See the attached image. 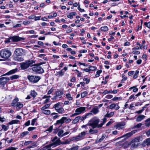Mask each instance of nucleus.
I'll return each instance as SVG.
<instances>
[{"label":"nucleus","instance_id":"680f3d73","mask_svg":"<svg viewBox=\"0 0 150 150\" xmlns=\"http://www.w3.org/2000/svg\"><path fill=\"white\" fill-rule=\"evenodd\" d=\"M30 23V22L28 21H23V24L24 25H26Z\"/></svg>","mask_w":150,"mask_h":150},{"label":"nucleus","instance_id":"de8ad7c7","mask_svg":"<svg viewBox=\"0 0 150 150\" xmlns=\"http://www.w3.org/2000/svg\"><path fill=\"white\" fill-rule=\"evenodd\" d=\"M88 67L89 68L90 71H93L96 70V67L95 66H89Z\"/></svg>","mask_w":150,"mask_h":150},{"label":"nucleus","instance_id":"09e8293b","mask_svg":"<svg viewBox=\"0 0 150 150\" xmlns=\"http://www.w3.org/2000/svg\"><path fill=\"white\" fill-rule=\"evenodd\" d=\"M102 70H98L96 72V74L95 75V76L96 77H98L100 76V74L102 72Z\"/></svg>","mask_w":150,"mask_h":150},{"label":"nucleus","instance_id":"e433bc0d","mask_svg":"<svg viewBox=\"0 0 150 150\" xmlns=\"http://www.w3.org/2000/svg\"><path fill=\"white\" fill-rule=\"evenodd\" d=\"M29 133V132L28 131L26 132H24L21 133V134L20 137L23 138L24 137H25L26 135L28 134Z\"/></svg>","mask_w":150,"mask_h":150},{"label":"nucleus","instance_id":"49530a36","mask_svg":"<svg viewBox=\"0 0 150 150\" xmlns=\"http://www.w3.org/2000/svg\"><path fill=\"white\" fill-rule=\"evenodd\" d=\"M117 105V104L115 103H113L112 104L110 105L109 106V108L112 109L113 108H115V106Z\"/></svg>","mask_w":150,"mask_h":150},{"label":"nucleus","instance_id":"603ef678","mask_svg":"<svg viewBox=\"0 0 150 150\" xmlns=\"http://www.w3.org/2000/svg\"><path fill=\"white\" fill-rule=\"evenodd\" d=\"M16 60L17 61H20L21 62L23 60V59L21 57H16Z\"/></svg>","mask_w":150,"mask_h":150},{"label":"nucleus","instance_id":"58836bf2","mask_svg":"<svg viewBox=\"0 0 150 150\" xmlns=\"http://www.w3.org/2000/svg\"><path fill=\"white\" fill-rule=\"evenodd\" d=\"M63 93L62 91H59L57 92L56 93V95L57 96H62Z\"/></svg>","mask_w":150,"mask_h":150},{"label":"nucleus","instance_id":"5fc2aeb1","mask_svg":"<svg viewBox=\"0 0 150 150\" xmlns=\"http://www.w3.org/2000/svg\"><path fill=\"white\" fill-rule=\"evenodd\" d=\"M135 96H134V95H131L129 97V99L131 100V101H132L135 98Z\"/></svg>","mask_w":150,"mask_h":150},{"label":"nucleus","instance_id":"c9c22d12","mask_svg":"<svg viewBox=\"0 0 150 150\" xmlns=\"http://www.w3.org/2000/svg\"><path fill=\"white\" fill-rule=\"evenodd\" d=\"M1 127L4 131H6L8 129L9 126L8 125H1Z\"/></svg>","mask_w":150,"mask_h":150},{"label":"nucleus","instance_id":"6e6552de","mask_svg":"<svg viewBox=\"0 0 150 150\" xmlns=\"http://www.w3.org/2000/svg\"><path fill=\"white\" fill-rule=\"evenodd\" d=\"M27 78L30 81L34 83L38 82L40 79V76H28Z\"/></svg>","mask_w":150,"mask_h":150},{"label":"nucleus","instance_id":"6e6d98bb","mask_svg":"<svg viewBox=\"0 0 150 150\" xmlns=\"http://www.w3.org/2000/svg\"><path fill=\"white\" fill-rule=\"evenodd\" d=\"M134 73V71H129L128 73V74L129 76H131Z\"/></svg>","mask_w":150,"mask_h":150},{"label":"nucleus","instance_id":"338daca9","mask_svg":"<svg viewBox=\"0 0 150 150\" xmlns=\"http://www.w3.org/2000/svg\"><path fill=\"white\" fill-rule=\"evenodd\" d=\"M147 137H149L150 136V129L146 132Z\"/></svg>","mask_w":150,"mask_h":150},{"label":"nucleus","instance_id":"a211bd4d","mask_svg":"<svg viewBox=\"0 0 150 150\" xmlns=\"http://www.w3.org/2000/svg\"><path fill=\"white\" fill-rule=\"evenodd\" d=\"M64 72L63 71V69H62L57 72L55 74V75L57 76L62 77L64 74Z\"/></svg>","mask_w":150,"mask_h":150},{"label":"nucleus","instance_id":"bb28decb","mask_svg":"<svg viewBox=\"0 0 150 150\" xmlns=\"http://www.w3.org/2000/svg\"><path fill=\"white\" fill-rule=\"evenodd\" d=\"M30 95L32 97L34 98L37 95V93L34 90H31L30 92Z\"/></svg>","mask_w":150,"mask_h":150},{"label":"nucleus","instance_id":"7ed1b4c3","mask_svg":"<svg viewBox=\"0 0 150 150\" xmlns=\"http://www.w3.org/2000/svg\"><path fill=\"white\" fill-rule=\"evenodd\" d=\"M19 99L17 97H16L14 99L11 103V105L14 107H16L17 110H18L22 108L23 106V104L20 103L18 102Z\"/></svg>","mask_w":150,"mask_h":150},{"label":"nucleus","instance_id":"f704fd0d","mask_svg":"<svg viewBox=\"0 0 150 150\" xmlns=\"http://www.w3.org/2000/svg\"><path fill=\"white\" fill-rule=\"evenodd\" d=\"M91 113H88L86 114L84 116H83L82 117H81V118L80 120L82 121L84 120V119L88 117V116H89L90 115H91Z\"/></svg>","mask_w":150,"mask_h":150},{"label":"nucleus","instance_id":"f3484780","mask_svg":"<svg viewBox=\"0 0 150 150\" xmlns=\"http://www.w3.org/2000/svg\"><path fill=\"white\" fill-rule=\"evenodd\" d=\"M150 144V138H148L146 140L144 141L142 143V145L143 146H145L146 145H148Z\"/></svg>","mask_w":150,"mask_h":150},{"label":"nucleus","instance_id":"79ce46f5","mask_svg":"<svg viewBox=\"0 0 150 150\" xmlns=\"http://www.w3.org/2000/svg\"><path fill=\"white\" fill-rule=\"evenodd\" d=\"M98 132V131L97 130H93L91 129L89 130V132L91 134L96 133H97Z\"/></svg>","mask_w":150,"mask_h":150},{"label":"nucleus","instance_id":"9d476101","mask_svg":"<svg viewBox=\"0 0 150 150\" xmlns=\"http://www.w3.org/2000/svg\"><path fill=\"white\" fill-rule=\"evenodd\" d=\"M137 131V130H133L130 132L122 136L117 138L116 139L114 140V141H115L119 139L120 138H122L123 137H125V139H127V138L130 137L133 134L135 133Z\"/></svg>","mask_w":150,"mask_h":150},{"label":"nucleus","instance_id":"aec40b11","mask_svg":"<svg viewBox=\"0 0 150 150\" xmlns=\"http://www.w3.org/2000/svg\"><path fill=\"white\" fill-rule=\"evenodd\" d=\"M81 118V116H78L76 117L73 120L72 123V124H75L77 123Z\"/></svg>","mask_w":150,"mask_h":150},{"label":"nucleus","instance_id":"4c0bfd02","mask_svg":"<svg viewBox=\"0 0 150 150\" xmlns=\"http://www.w3.org/2000/svg\"><path fill=\"white\" fill-rule=\"evenodd\" d=\"M19 76L17 75H14L11 76L10 77L11 80H12L14 79H16L18 78Z\"/></svg>","mask_w":150,"mask_h":150},{"label":"nucleus","instance_id":"bf43d9fd","mask_svg":"<svg viewBox=\"0 0 150 150\" xmlns=\"http://www.w3.org/2000/svg\"><path fill=\"white\" fill-rule=\"evenodd\" d=\"M112 95H108L106 96L105 98L107 99H110L112 98Z\"/></svg>","mask_w":150,"mask_h":150},{"label":"nucleus","instance_id":"3c124183","mask_svg":"<svg viewBox=\"0 0 150 150\" xmlns=\"http://www.w3.org/2000/svg\"><path fill=\"white\" fill-rule=\"evenodd\" d=\"M72 141L73 140H71V139L70 140H65L64 142H63L62 144H69L71 141Z\"/></svg>","mask_w":150,"mask_h":150},{"label":"nucleus","instance_id":"1a4fd4ad","mask_svg":"<svg viewBox=\"0 0 150 150\" xmlns=\"http://www.w3.org/2000/svg\"><path fill=\"white\" fill-rule=\"evenodd\" d=\"M142 139L141 137L139 136L135 138L133 140V142L134 143L132 144V145L134 148H136L139 146L140 143L139 142L142 141Z\"/></svg>","mask_w":150,"mask_h":150},{"label":"nucleus","instance_id":"412c9836","mask_svg":"<svg viewBox=\"0 0 150 150\" xmlns=\"http://www.w3.org/2000/svg\"><path fill=\"white\" fill-rule=\"evenodd\" d=\"M145 116L143 115H140L137 118L136 121L137 122H139L143 120Z\"/></svg>","mask_w":150,"mask_h":150},{"label":"nucleus","instance_id":"2f4dec72","mask_svg":"<svg viewBox=\"0 0 150 150\" xmlns=\"http://www.w3.org/2000/svg\"><path fill=\"white\" fill-rule=\"evenodd\" d=\"M100 29L101 31L103 32L107 31L108 30V27L106 26L101 27Z\"/></svg>","mask_w":150,"mask_h":150},{"label":"nucleus","instance_id":"20e7f679","mask_svg":"<svg viewBox=\"0 0 150 150\" xmlns=\"http://www.w3.org/2000/svg\"><path fill=\"white\" fill-rule=\"evenodd\" d=\"M62 103L59 102L55 104L53 106V108L57 112L60 114H62L64 111V109L62 106Z\"/></svg>","mask_w":150,"mask_h":150},{"label":"nucleus","instance_id":"6ab92c4d","mask_svg":"<svg viewBox=\"0 0 150 150\" xmlns=\"http://www.w3.org/2000/svg\"><path fill=\"white\" fill-rule=\"evenodd\" d=\"M60 140L59 139H58L56 141H55L53 143L50 144L52 145V146H55L59 145L60 144Z\"/></svg>","mask_w":150,"mask_h":150},{"label":"nucleus","instance_id":"c03bdc74","mask_svg":"<svg viewBox=\"0 0 150 150\" xmlns=\"http://www.w3.org/2000/svg\"><path fill=\"white\" fill-rule=\"evenodd\" d=\"M79 146H75L71 148L68 149V150H77L78 149Z\"/></svg>","mask_w":150,"mask_h":150},{"label":"nucleus","instance_id":"423d86ee","mask_svg":"<svg viewBox=\"0 0 150 150\" xmlns=\"http://www.w3.org/2000/svg\"><path fill=\"white\" fill-rule=\"evenodd\" d=\"M22 38L17 36L11 37L8 39L5 40L4 42L5 43H8L12 42H18L20 41Z\"/></svg>","mask_w":150,"mask_h":150},{"label":"nucleus","instance_id":"cd10ccee","mask_svg":"<svg viewBox=\"0 0 150 150\" xmlns=\"http://www.w3.org/2000/svg\"><path fill=\"white\" fill-rule=\"evenodd\" d=\"M19 122V121L17 120H13L8 122V124L9 125H11L14 124H17Z\"/></svg>","mask_w":150,"mask_h":150},{"label":"nucleus","instance_id":"72a5a7b5","mask_svg":"<svg viewBox=\"0 0 150 150\" xmlns=\"http://www.w3.org/2000/svg\"><path fill=\"white\" fill-rule=\"evenodd\" d=\"M103 120V122L101 123L100 124V125L99 126V127H102V126L107 121V118L106 117H105L104 116V118L102 119Z\"/></svg>","mask_w":150,"mask_h":150},{"label":"nucleus","instance_id":"c756f323","mask_svg":"<svg viewBox=\"0 0 150 150\" xmlns=\"http://www.w3.org/2000/svg\"><path fill=\"white\" fill-rule=\"evenodd\" d=\"M51 146H52V145L50 144L43 147L42 149V150H50V149Z\"/></svg>","mask_w":150,"mask_h":150},{"label":"nucleus","instance_id":"a878e982","mask_svg":"<svg viewBox=\"0 0 150 150\" xmlns=\"http://www.w3.org/2000/svg\"><path fill=\"white\" fill-rule=\"evenodd\" d=\"M76 13L75 12H71L69 15H68L67 16V18L71 19L73 17V16L76 15Z\"/></svg>","mask_w":150,"mask_h":150},{"label":"nucleus","instance_id":"5701e85b","mask_svg":"<svg viewBox=\"0 0 150 150\" xmlns=\"http://www.w3.org/2000/svg\"><path fill=\"white\" fill-rule=\"evenodd\" d=\"M91 112L94 114H96L98 113L99 112L98 108L97 107H95L93 109Z\"/></svg>","mask_w":150,"mask_h":150},{"label":"nucleus","instance_id":"a18cd8bd","mask_svg":"<svg viewBox=\"0 0 150 150\" xmlns=\"http://www.w3.org/2000/svg\"><path fill=\"white\" fill-rule=\"evenodd\" d=\"M53 126H51L47 129L45 131V132H51L53 130Z\"/></svg>","mask_w":150,"mask_h":150},{"label":"nucleus","instance_id":"4be33fe9","mask_svg":"<svg viewBox=\"0 0 150 150\" xmlns=\"http://www.w3.org/2000/svg\"><path fill=\"white\" fill-rule=\"evenodd\" d=\"M125 123H120L117 124L116 125V127L118 129H120L121 128H122L123 126L125 125Z\"/></svg>","mask_w":150,"mask_h":150},{"label":"nucleus","instance_id":"69168bd1","mask_svg":"<svg viewBox=\"0 0 150 150\" xmlns=\"http://www.w3.org/2000/svg\"><path fill=\"white\" fill-rule=\"evenodd\" d=\"M121 99L120 97H115L112 99L113 100H121Z\"/></svg>","mask_w":150,"mask_h":150},{"label":"nucleus","instance_id":"b1692460","mask_svg":"<svg viewBox=\"0 0 150 150\" xmlns=\"http://www.w3.org/2000/svg\"><path fill=\"white\" fill-rule=\"evenodd\" d=\"M145 125L146 127H148L150 126V118H149L146 119L145 121Z\"/></svg>","mask_w":150,"mask_h":150},{"label":"nucleus","instance_id":"39448f33","mask_svg":"<svg viewBox=\"0 0 150 150\" xmlns=\"http://www.w3.org/2000/svg\"><path fill=\"white\" fill-rule=\"evenodd\" d=\"M87 132L83 131L79 133L77 136L71 138V140L78 141L83 139L86 134Z\"/></svg>","mask_w":150,"mask_h":150},{"label":"nucleus","instance_id":"0eeeda50","mask_svg":"<svg viewBox=\"0 0 150 150\" xmlns=\"http://www.w3.org/2000/svg\"><path fill=\"white\" fill-rule=\"evenodd\" d=\"M100 122V120L97 118H94L93 120L92 123H89V126H91L93 128L96 127L99 128L101 127H99L100 125V124H98Z\"/></svg>","mask_w":150,"mask_h":150},{"label":"nucleus","instance_id":"0e129e2a","mask_svg":"<svg viewBox=\"0 0 150 150\" xmlns=\"http://www.w3.org/2000/svg\"><path fill=\"white\" fill-rule=\"evenodd\" d=\"M36 119H33L32 120L31 122V125H34L35 124V123L36 121Z\"/></svg>","mask_w":150,"mask_h":150},{"label":"nucleus","instance_id":"f03ea898","mask_svg":"<svg viewBox=\"0 0 150 150\" xmlns=\"http://www.w3.org/2000/svg\"><path fill=\"white\" fill-rule=\"evenodd\" d=\"M11 51L7 49H4L0 51V56L2 58L6 59L11 55Z\"/></svg>","mask_w":150,"mask_h":150},{"label":"nucleus","instance_id":"774afa93","mask_svg":"<svg viewBox=\"0 0 150 150\" xmlns=\"http://www.w3.org/2000/svg\"><path fill=\"white\" fill-rule=\"evenodd\" d=\"M35 16L33 15H32L29 17V19H34L35 18Z\"/></svg>","mask_w":150,"mask_h":150},{"label":"nucleus","instance_id":"8fccbe9b","mask_svg":"<svg viewBox=\"0 0 150 150\" xmlns=\"http://www.w3.org/2000/svg\"><path fill=\"white\" fill-rule=\"evenodd\" d=\"M142 125V124L141 123H139L138 124H137L135 125L134 126V127L132 128V129H134L135 128H139Z\"/></svg>","mask_w":150,"mask_h":150},{"label":"nucleus","instance_id":"ddd939ff","mask_svg":"<svg viewBox=\"0 0 150 150\" xmlns=\"http://www.w3.org/2000/svg\"><path fill=\"white\" fill-rule=\"evenodd\" d=\"M86 109V108L85 107H81L76 109L75 112H77L78 115L83 113Z\"/></svg>","mask_w":150,"mask_h":150},{"label":"nucleus","instance_id":"a19ab883","mask_svg":"<svg viewBox=\"0 0 150 150\" xmlns=\"http://www.w3.org/2000/svg\"><path fill=\"white\" fill-rule=\"evenodd\" d=\"M88 94V93L86 91H84L81 93V98H83L86 96Z\"/></svg>","mask_w":150,"mask_h":150},{"label":"nucleus","instance_id":"864d4df0","mask_svg":"<svg viewBox=\"0 0 150 150\" xmlns=\"http://www.w3.org/2000/svg\"><path fill=\"white\" fill-rule=\"evenodd\" d=\"M144 24V25H146L148 28H150V22L148 23L145 22Z\"/></svg>","mask_w":150,"mask_h":150},{"label":"nucleus","instance_id":"4d7b16f0","mask_svg":"<svg viewBox=\"0 0 150 150\" xmlns=\"http://www.w3.org/2000/svg\"><path fill=\"white\" fill-rule=\"evenodd\" d=\"M132 53L134 54H139L140 53L139 51H132Z\"/></svg>","mask_w":150,"mask_h":150},{"label":"nucleus","instance_id":"9b49d317","mask_svg":"<svg viewBox=\"0 0 150 150\" xmlns=\"http://www.w3.org/2000/svg\"><path fill=\"white\" fill-rule=\"evenodd\" d=\"M33 70L38 73H42L44 72V70L40 67L37 66L32 68Z\"/></svg>","mask_w":150,"mask_h":150},{"label":"nucleus","instance_id":"37998d69","mask_svg":"<svg viewBox=\"0 0 150 150\" xmlns=\"http://www.w3.org/2000/svg\"><path fill=\"white\" fill-rule=\"evenodd\" d=\"M50 105V104H46L44 106L42 107L41 108V110H45L47 108L49 107Z\"/></svg>","mask_w":150,"mask_h":150},{"label":"nucleus","instance_id":"f8f14e48","mask_svg":"<svg viewBox=\"0 0 150 150\" xmlns=\"http://www.w3.org/2000/svg\"><path fill=\"white\" fill-rule=\"evenodd\" d=\"M10 80L8 77H2L0 78V84L4 85L8 82Z\"/></svg>","mask_w":150,"mask_h":150},{"label":"nucleus","instance_id":"e2e57ef3","mask_svg":"<svg viewBox=\"0 0 150 150\" xmlns=\"http://www.w3.org/2000/svg\"><path fill=\"white\" fill-rule=\"evenodd\" d=\"M54 89L53 88H51L48 91L47 94L48 95L50 94L53 91Z\"/></svg>","mask_w":150,"mask_h":150},{"label":"nucleus","instance_id":"4468645a","mask_svg":"<svg viewBox=\"0 0 150 150\" xmlns=\"http://www.w3.org/2000/svg\"><path fill=\"white\" fill-rule=\"evenodd\" d=\"M23 53V49L18 48L16 49L15 51V54L18 56H21L22 55Z\"/></svg>","mask_w":150,"mask_h":150},{"label":"nucleus","instance_id":"c85d7f7f","mask_svg":"<svg viewBox=\"0 0 150 150\" xmlns=\"http://www.w3.org/2000/svg\"><path fill=\"white\" fill-rule=\"evenodd\" d=\"M64 131L63 130L60 129L59 131L57 134L58 136L59 137H63V135L64 134Z\"/></svg>","mask_w":150,"mask_h":150},{"label":"nucleus","instance_id":"13d9d810","mask_svg":"<svg viewBox=\"0 0 150 150\" xmlns=\"http://www.w3.org/2000/svg\"><path fill=\"white\" fill-rule=\"evenodd\" d=\"M72 30L70 27L68 28L66 32L67 33H69L72 32Z\"/></svg>","mask_w":150,"mask_h":150},{"label":"nucleus","instance_id":"dca6fc26","mask_svg":"<svg viewBox=\"0 0 150 150\" xmlns=\"http://www.w3.org/2000/svg\"><path fill=\"white\" fill-rule=\"evenodd\" d=\"M67 118L66 117H63L60 120H57L56 123L54 124V125H57L59 124L60 123L62 124H63L64 122V121L66 120Z\"/></svg>","mask_w":150,"mask_h":150},{"label":"nucleus","instance_id":"2eb2a0df","mask_svg":"<svg viewBox=\"0 0 150 150\" xmlns=\"http://www.w3.org/2000/svg\"><path fill=\"white\" fill-rule=\"evenodd\" d=\"M18 69L17 68H15L14 69H12L10 71H9L8 72H7V73L4 74L2 76H4L6 75H11L13 74H14L17 72L18 71Z\"/></svg>","mask_w":150,"mask_h":150},{"label":"nucleus","instance_id":"473e14b6","mask_svg":"<svg viewBox=\"0 0 150 150\" xmlns=\"http://www.w3.org/2000/svg\"><path fill=\"white\" fill-rule=\"evenodd\" d=\"M65 98L69 100H71L73 99V98L70 93L67 94L66 95Z\"/></svg>","mask_w":150,"mask_h":150},{"label":"nucleus","instance_id":"f257e3e1","mask_svg":"<svg viewBox=\"0 0 150 150\" xmlns=\"http://www.w3.org/2000/svg\"><path fill=\"white\" fill-rule=\"evenodd\" d=\"M35 62L33 60H28L20 64V67L22 69H25L30 66H32Z\"/></svg>","mask_w":150,"mask_h":150},{"label":"nucleus","instance_id":"393cba45","mask_svg":"<svg viewBox=\"0 0 150 150\" xmlns=\"http://www.w3.org/2000/svg\"><path fill=\"white\" fill-rule=\"evenodd\" d=\"M105 137V134H103L101 138L99 139L98 140H97L96 141V143H98L99 142H100L104 139Z\"/></svg>","mask_w":150,"mask_h":150},{"label":"nucleus","instance_id":"ea45409f","mask_svg":"<svg viewBox=\"0 0 150 150\" xmlns=\"http://www.w3.org/2000/svg\"><path fill=\"white\" fill-rule=\"evenodd\" d=\"M42 112L45 114L46 115H49L50 113V111L49 110H42Z\"/></svg>","mask_w":150,"mask_h":150},{"label":"nucleus","instance_id":"7c9ffc66","mask_svg":"<svg viewBox=\"0 0 150 150\" xmlns=\"http://www.w3.org/2000/svg\"><path fill=\"white\" fill-rule=\"evenodd\" d=\"M114 113L113 112H111L110 113L107 112V114L105 115V117H110L113 115Z\"/></svg>","mask_w":150,"mask_h":150},{"label":"nucleus","instance_id":"052dcab7","mask_svg":"<svg viewBox=\"0 0 150 150\" xmlns=\"http://www.w3.org/2000/svg\"><path fill=\"white\" fill-rule=\"evenodd\" d=\"M35 129V127H30L28 128V130L29 131H31Z\"/></svg>","mask_w":150,"mask_h":150}]
</instances>
